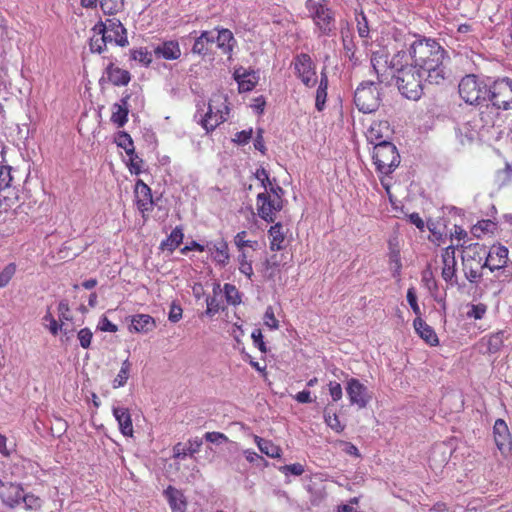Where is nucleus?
I'll return each instance as SVG.
<instances>
[{
	"label": "nucleus",
	"mask_w": 512,
	"mask_h": 512,
	"mask_svg": "<svg viewBox=\"0 0 512 512\" xmlns=\"http://www.w3.org/2000/svg\"><path fill=\"white\" fill-rule=\"evenodd\" d=\"M131 363L128 359L122 362L121 368L113 380V388L123 387L130 376Z\"/></svg>",
	"instance_id": "obj_35"
},
{
	"label": "nucleus",
	"mask_w": 512,
	"mask_h": 512,
	"mask_svg": "<svg viewBox=\"0 0 512 512\" xmlns=\"http://www.w3.org/2000/svg\"><path fill=\"white\" fill-rule=\"evenodd\" d=\"M279 471L285 475L292 474L295 476H300L304 473L305 469L302 464L294 463V464H289V465H284V466L279 467Z\"/></svg>",
	"instance_id": "obj_53"
},
{
	"label": "nucleus",
	"mask_w": 512,
	"mask_h": 512,
	"mask_svg": "<svg viewBox=\"0 0 512 512\" xmlns=\"http://www.w3.org/2000/svg\"><path fill=\"white\" fill-rule=\"evenodd\" d=\"M486 255V247L480 244L469 246L468 251L462 257L463 271L466 279L476 283L482 276V270L486 267L483 259Z\"/></svg>",
	"instance_id": "obj_6"
},
{
	"label": "nucleus",
	"mask_w": 512,
	"mask_h": 512,
	"mask_svg": "<svg viewBox=\"0 0 512 512\" xmlns=\"http://www.w3.org/2000/svg\"><path fill=\"white\" fill-rule=\"evenodd\" d=\"M214 44L213 31H203L200 36L195 38L192 52L197 55H207Z\"/></svg>",
	"instance_id": "obj_26"
},
{
	"label": "nucleus",
	"mask_w": 512,
	"mask_h": 512,
	"mask_svg": "<svg viewBox=\"0 0 512 512\" xmlns=\"http://www.w3.org/2000/svg\"><path fill=\"white\" fill-rule=\"evenodd\" d=\"M486 312V307L483 304L473 305L467 312L468 317H473L476 320L481 319Z\"/></svg>",
	"instance_id": "obj_61"
},
{
	"label": "nucleus",
	"mask_w": 512,
	"mask_h": 512,
	"mask_svg": "<svg viewBox=\"0 0 512 512\" xmlns=\"http://www.w3.org/2000/svg\"><path fill=\"white\" fill-rule=\"evenodd\" d=\"M392 77L396 78L397 86L401 94L410 100H418L423 92V81H426V74L419 71L413 64L401 65L397 68Z\"/></svg>",
	"instance_id": "obj_2"
},
{
	"label": "nucleus",
	"mask_w": 512,
	"mask_h": 512,
	"mask_svg": "<svg viewBox=\"0 0 512 512\" xmlns=\"http://www.w3.org/2000/svg\"><path fill=\"white\" fill-rule=\"evenodd\" d=\"M494 441L497 448L502 452L510 451L512 448V439L506 422L503 419H497L493 427Z\"/></svg>",
	"instance_id": "obj_17"
},
{
	"label": "nucleus",
	"mask_w": 512,
	"mask_h": 512,
	"mask_svg": "<svg viewBox=\"0 0 512 512\" xmlns=\"http://www.w3.org/2000/svg\"><path fill=\"white\" fill-rule=\"evenodd\" d=\"M101 10L108 15L120 12L124 6V0H99Z\"/></svg>",
	"instance_id": "obj_37"
},
{
	"label": "nucleus",
	"mask_w": 512,
	"mask_h": 512,
	"mask_svg": "<svg viewBox=\"0 0 512 512\" xmlns=\"http://www.w3.org/2000/svg\"><path fill=\"white\" fill-rule=\"evenodd\" d=\"M23 488L19 484L8 483L1 487L0 498L7 506L14 508L21 503L23 499Z\"/></svg>",
	"instance_id": "obj_19"
},
{
	"label": "nucleus",
	"mask_w": 512,
	"mask_h": 512,
	"mask_svg": "<svg viewBox=\"0 0 512 512\" xmlns=\"http://www.w3.org/2000/svg\"><path fill=\"white\" fill-rule=\"evenodd\" d=\"M112 412L118 422L121 433L124 436L132 437L134 429L129 409L124 407H113Z\"/></svg>",
	"instance_id": "obj_21"
},
{
	"label": "nucleus",
	"mask_w": 512,
	"mask_h": 512,
	"mask_svg": "<svg viewBox=\"0 0 512 512\" xmlns=\"http://www.w3.org/2000/svg\"><path fill=\"white\" fill-rule=\"evenodd\" d=\"M247 232L241 231L236 234L234 237V243L237 246L239 252L245 251V247H250L252 249H255V246L257 245L256 241H250L246 240Z\"/></svg>",
	"instance_id": "obj_47"
},
{
	"label": "nucleus",
	"mask_w": 512,
	"mask_h": 512,
	"mask_svg": "<svg viewBox=\"0 0 512 512\" xmlns=\"http://www.w3.org/2000/svg\"><path fill=\"white\" fill-rule=\"evenodd\" d=\"M164 494L173 512H184L186 510L187 502L184 494L180 490L173 486H168Z\"/></svg>",
	"instance_id": "obj_23"
},
{
	"label": "nucleus",
	"mask_w": 512,
	"mask_h": 512,
	"mask_svg": "<svg viewBox=\"0 0 512 512\" xmlns=\"http://www.w3.org/2000/svg\"><path fill=\"white\" fill-rule=\"evenodd\" d=\"M234 76L238 83L240 92H249L253 90L258 82V76L254 71L247 72L244 70L243 73H240L239 70H236Z\"/></svg>",
	"instance_id": "obj_29"
},
{
	"label": "nucleus",
	"mask_w": 512,
	"mask_h": 512,
	"mask_svg": "<svg viewBox=\"0 0 512 512\" xmlns=\"http://www.w3.org/2000/svg\"><path fill=\"white\" fill-rule=\"evenodd\" d=\"M92 337H93V334H92L91 330L88 328H83L78 332V339H79L80 345H81V347H83L85 349L89 348V346L91 344Z\"/></svg>",
	"instance_id": "obj_58"
},
{
	"label": "nucleus",
	"mask_w": 512,
	"mask_h": 512,
	"mask_svg": "<svg viewBox=\"0 0 512 512\" xmlns=\"http://www.w3.org/2000/svg\"><path fill=\"white\" fill-rule=\"evenodd\" d=\"M346 393L351 405H356L359 409L365 408L372 399L367 386L357 378H350L346 383Z\"/></svg>",
	"instance_id": "obj_13"
},
{
	"label": "nucleus",
	"mask_w": 512,
	"mask_h": 512,
	"mask_svg": "<svg viewBox=\"0 0 512 512\" xmlns=\"http://www.w3.org/2000/svg\"><path fill=\"white\" fill-rule=\"evenodd\" d=\"M131 59L138 61L144 66H148L152 62V54L146 48H138L130 51Z\"/></svg>",
	"instance_id": "obj_39"
},
{
	"label": "nucleus",
	"mask_w": 512,
	"mask_h": 512,
	"mask_svg": "<svg viewBox=\"0 0 512 512\" xmlns=\"http://www.w3.org/2000/svg\"><path fill=\"white\" fill-rule=\"evenodd\" d=\"M378 83L363 81L356 88L354 103L359 111L363 113L375 112L381 103V93Z\"/></svg>",
	"instance_id": "obj_4"
},
{
	"label": "nucleus",
	"mask_w": 512,
	"mask_h": 512,
	"mask_svg": "<svg viewBox=\"0 0 512 512\" xmlns=\"http://www.w3.org/2000/svg\"><path fill=\"white\" fill-rule=\"evenodd\" d=\"M455 251L456 248L453 245L446 247L442 253V262H456Z\"/></svg>",
	"instance_id": "obj_64"
},
{
	"label": "nucleus",
	"mask_w": 512,
	"mask_h": 512,
	"mask_svg": "<svg viewBox=\"0 0 512 512\" xmlns=\"http://www.w3.org/2000/svg\"><path fill=\"white\" fill-rule=\"evenodd\" d=\"M203 442L201 438L196 437L195 439L188 441V446L186 447L188 454L193 455L200 451Z\"/></svg>",
	"instance_id": "obj_63"
},
{
	"label": "nucleus",
	"mask_w": 512,
	"mask_h": 512,
	"mask_svg": "<svg viewBox=\"0 0 512 512\" xmlns=\"http://www.w3.org/2000/svg\"><path fill=\"white\" fill-rule=\"evenodd\" d=\"M442 278L451 285L457 283L456 262H443Z\"/></svg>",
	"instance_id": "obj_40"
},
{
	"label": "nucleus",
	"mask_w": 512,
	"mask_h": 512,
	"mask_svg": "<svg viewBox=\"0 0 512 512\" xmlns=\"http://www.w3.org/2000/svg\"><path fill=\"white\" fill-rule=\"evenodd\" d=\"M405 56L404 51H398L397 54L392 58L390 65H388L387 57L380 53H373L371 57V65L374 72L377 75L378 84L388 83L389 78L393 76L400 65V58Z\"/></svg>",
	"instance_id": "obj_10"
},
{
	"label": "nucleus",
	"mask_w": 512,
	"mask_h": 512,
	"mask_svg": "<svg viewBox=\"0 0 512 512\" xmlns=\"http://www.w3.org/2000/svg\"><path fill=\"white\" fill-rule=\"evenodd\" d=\"M390 135L391 129L387 121H374L367 130L366 138L369 143L377 146L382 142H390Z\"/></svg>",
	"instance_id": "obj_16"
},
{
	"label": "nucleus",
	"mask_w": 512,
	"mask_h": 512,
	"mask_svg": "<svg viewBox=\"0 0 512 512\" xmlns=\"http://www.w3.org/2000/svg\"><path fill=\"white\" fill-rule=\"evenodd\" d=\"M129 95L123 97L120 103H115L112 107L111 121L118 127H123L128 121V99Z\"/></svg>",
	"instance_id": "obj_25"
},
{
	"label": "nucleus",
	"mask_w": 512,
	"mask_h": 512,
	"mask_svg": "<svg viewBox=\"0 0 512 512\" xmlns=\"http://www.w3.org/2000/svg\"><path fill=\"white\" fill-rule=\"evenodd\" d=\"M214 43L224 53L230 54L236 44L233 33L229 29H217L213 31Z\"/></svg>",
	"instance_id": "obj_22"
},
{
	"label": "nucleus",
	"mask_w": 512,
	"mask_h": 512,
	"mask_svg": "<svg viewBox=\"0 0 512 512\" xmlns=\"http://www.w3.org/2000/svg\"><path fill=\"white\" fill-rule=\"evenodd\" d=\"M237 260L239 263V271L251 279L253 275L252 262L248 260L246 251L239 252Z\"/></svg>",
	"instance_id": "obj_42"
},
{
	"label": "nucleus",
	"mask_w": 512,
	"mask_h": 512,
	"mask_svg": "<svg viewBox=\"0 0 512 512\" xmlns=\"http://www.w3.org/2000/svg\"><path fill=\"white\" fill-rule=\"evenodd\" d=\"M508 254L507 247L501 244L493 245L488 251L486 250L484 265L490 271L502 269L507 265Z\"/></svg>",
	"instance_id": "obj_14"
},
{
	"label": "nucleus",
	"mask_w": 512,
	"mask_h": 512,
	"mask_svg": "<svg viewBox=\"0 0 512 512\" xmlns=\"http://www.w3.org/2000/svg\"><path fill=\"white\" fill-rule=\"evenodd\" d=\"M135 197L139 211L146 213L153 208V198L151 188L144 183L141 179H138L135 184Z\"/></svg>",
	"instance_id": "obj_18"
},
{
	"label": "nucleus",
	"mask_w": 512,
	"mask_h": 512,
	"mask_svg": "<svg viewBox=\"0 0 512 512\" xmlns=\"http://www.w3.org/2000/svg\"><path fill=\"white\" fill-rule=\"evenodd\" d=\"M117 145L123 148L126 154H133L134 144L131 136L126 132H120L117 137Z\"/></svg>",
	"instance_id": "obj_45"
},
{
	"label": "nucleus",
	"mask_w": 512,
	"mask_h": 512,
	"mask_svg": "<svg viewBox=\"0 0 512 512\" xmlns=\"http://www.w3.org/2000/svg\"><path fill=\"white\" fill-rule=\"evenodd\" d=\"M252 133L253 130L251 128L248 130H242L237 132L232 140L238 145H245L249 143L250 139L252 138Z\"/></svg>",
	"instance_id": "obj_57"
},
{
	"label": "nucleus",
	"mask_w": 512,
	"mask_h": 512,
	"mask_svg": "<svg viewBox=\"0 0 512 512\" xmlns=\"http://www.w3.org/2000/svg\"><path fill=\"white\" fill-rule=\"evenodd\" d=\"M130 157V171L131 173L139 174L141 172V165L143 163V160L135 154V151L133 154H128Z\"/></svg>",
	"instance_id": "obj_60"
},
{
	"label": "nucleus",
	"mask_w": 512,
	"mask_h": 512,
	"mask_svg": "<svg viewBox=\"0 0 512 512\" xmlns=\"http://www.w3.org/2000/svg\"><path fill=\"white\" fill-rule=\"evenodd\" d=\"M183 238V229L177 226L171 231L170 235L161 242V249L172 252L182 243Z\"/></svg>",
	"instance_id": "obj_33"
},
{
	"label": "nucleus",
	"mask_w": 512,
	"mask_h": 512,
	"mask_svg": "<svg viewBox=\"0 0 512 512\" xmlns=\"http://www.w3.org/2000/svg\"><path fill=\"white\" fill-rule=\"evenodd\" d=\"M488 85L475 75H466L459 83V95L466 103L478 105L487 100Z\"/></svg>",
	"instance_id": "obj_7"
},
{
	"label": "nucleus",
	"mask_w": 512,
	"mask_h": 512,
	"mask_svg": "<svg viewBox=\"0 0 512 512\" xmlns=\"http://www.w3.org/2000/svg\"><path fill=\"white\" fill-rule=\"evenodd\" d=\"M373 162L379 173L389 175L400 163V156L392 142H382L373 148Z\"/></svg>",
	"instance_id": "obj_5"
},
{
	"label": "nucleus",
	"mask_w": 512,
	"mask_h": 512,
	"mask_svg": "<svg viewBox=\"0 0 512 512\" xmlns=\"http://www.w3.org/2000/svg\"><path fill=\"white\" fill-rule=\"evenodd\" d=\"M92 31H99V34L105 36L104 39L109 44L125 47L129 44L127 30L116 18H108L105 21H99L94 25Z\"/></svg>",
	"instance_id": "obj_9"
},
{
	"label": "nucleus",
	"mask_w": 512,
	"mask_h": 512,
	"mask_svg": "<svg viewBox=\"0 0 512 512\" xmlns=\"http://www.w3.org/2000/svg\"><path fill=\"white\" fill-rule=\"evenodd\" d=\"M214 101H211L208 105V111L205 113L201 120V124L206 131L214 130L218 125L226 120L228 114V107L225 102L221 103L222 108H217L213 105Z\"/></svg>",
	"instance_id": "obj_15"
},
{
	"label": "nucleus",
	"mask_w": 512,
	"mask_h": 512,
	"mask_svg": "<svg viewBox=\"0 0 512 512\" xmlns=\"http://www.w3.org/2000/svg\"><path fill=\"white\" fill-rule=\"evenodd\" d=\"M21 502H23L25 504L26 509L29 510H37L40 509L42 506L41 498L33 493L23 492V499H21Z\"/></svg>",
	"instance_id": "obj_46"
},
{
	"label": "nucleus",
	"mask_w": 512,
	"mask_h": 512,
	"mask_svg": "<svg viewBox=\"0 0 512 512\" xmlns=\"http://www.w3.org/2000/svg\"><path fill=\"white\" fill-rule=\"evenodd\" d=\"M409 54L413 65L426 74V81L439 84L445 79L443 60L445 50L433 39H419L410 44Z\"/></svg>",
	"instance_id": "obj_1"
},
{
	"label": "nucleus",
	"mask_w": 512,
	"mask_h": 512,
	"mask_svg": "<svg viewBox=\"0 0 512 512\" xmlns=\"http://www.w3.org/2000/svg\"><path fill=\"white\" fill-rule=\"evenodd\" d=\"M324 420L325 423L335 432L340 433L344 430V426L341 424L340 419L335 412L325 409Z\"/></svg>",
	"instance_id": "obj_41"
},
{
	"label": "nucleus",
	"mask_w": 512,
	"mask_h": 512,
	"mask_svg": "<svg viewBox=\"0 0 512 512\" xmlns=\"http://www.w3.org/2000/svg\"><path fill=\"white\" fill-rule=\"evenodd\" d=\"M328 389L333 401L337 402L342 398L343 392L340 383L336 381H330L328 384Z\"/></svg>",
	"instance_id": "obj_59"
},
{
	"label": "nucleus",
	"mask_w": 512,
	"mask_h": 512,
	"mask_svg": "<svg viewBox=\"0 0 512 512\" xmlns=\"http://www.w3.org/2000/svg\"><path fill=\"white\" fill-rule=\"evenodd\" d=\"M296 76L306 87H314L317 84L316 66L310 55L298 54L293 60Z\"/></svg>",
	"instance_id": "obj_11"
},
{
	"label": "nucleus",
	"mask_w": 512,
	"mask_h": 512,
	"mask_svg": "<svg viewBox=\"0 0 512 512\" xmlns=\"http://www.w3.org/2000/svg\"><path fill=\"white\" fill-rule=\"evenodd\" d=\"M502 344V333L491 335L487 340V351L491 354H494L499 351Z\"/></svg>",
	"instance_id": "obj_50"
},
{
	"label": "nucleus",
	"mask_w": 512,
	"mask_h": 512,
	"mask_svg": "<svg viewBox=\"0 0 512 512\" xmlns=\"http://www.w3.org/2000/svg\"><path fill=\"white\" fill-rule=\"evenodd\" d=\"M407 301H408L410 307L412 308V310L414 311V313L417 316L415 320H421V318H420L421 311H420L419 305L417 304V296H416V292H415L414 288H409L408 289V291H407Z\"/></svg>",
	"instance_id": "obj_55"
},
{
	"label": "nucleus",
	"mask_w": 512,
	"mask_h": 512,
	"mask_svg": "<svg viewBox=\"0 0 512 512\" xmlns=\"http://www.w3.org/2000/svg\"><path fill=\"white\" fill-rule=\"evenodd\" d=\"M416 333L430 346H438L439 338L435 330L427 322H413Z\"/></svg>",
	"instance_id": "obj_27"
},
{
	"label": "nucleus",
	"mask_w": 512,
	"mask_h": 512,
	"mask_svg": "<svg viewBox=\"0 0 512 512\" xmlns=\"http://www.w3.org/2000/svg\"><path fill=\"white\" fill-rule=\"evenodd\" d=\"M224 294L225 299L230 305H237L241 302V295L239 290L232 284L226 283L222 290V295Z\"/></svg>",
	"instance_id": "obj_38"
},
{
	"label": "nucleus",
	"mask_w": 512,
	"mask_h": 512,
	"mask_svg": "<svg viewBox=\"0 0 512 512\" xmlns=\"http://www.w3.org/2000/svg\"><path fill=\"white\" fill-rule=\"evenodd\" d=\"M11 181V168L9 166H0V190L8 188Z\"/></svg>",
	"instance_id": "obj_54"
},
{
	"label": "nucleus",
	"mask_w": 512,
	"mask_h": 512,
	"mask_svg": "<svg viewBox=\"0 0 512 512\" xmlns=\"http://www.w3.org/2000/svg\"><path fill=\"white\" fill-rule=\"evenodd\" d=\"M243 454L249 463L254 464L257 467L266 468L269 465L268 461L263 456L252 449L244 450Z\"/></svg>",
	"instance_id": "obj_43"
},
{
	"label": "nucleus",
	"mask_w": 512,
	"mask_h": 512,
	"mask_svg": "<svg viewBox=\"0 0 512 512\" xmlns=\"http://www.w3.org/2000/svg\"><path fill=\"white\" fill-rule=\"evenodd\" d=\"M206 441L211 443H220L222 441L226 442L228 441V437L221 432H207L204 435Z\"/></svg>",
	"instance_id": "obj_62"
},
{
	"label": "nucleus",
	"mask_w": 512,
	"mask_h": 512,
	"mask_svg": "<svg viewBox=\"0 0 512 512\" xmlns=\"http://www.w3.org/2000/svg\"><path fill=\"white\" fill-rule=\"evenodd\" d=\"M107 79L115 86L127 85L130 81V73L127 70L109 64L106 68Z\"/></svg>",
	"instance_id": "obj_28"
},
{
	"label": "nucleus",
	"mask_w": 512,
	"mask_h": 512,
	"mask_svg": "<svg viewBox=\"0 0 512 512\" xmlns=\"http://www.w3.org/2000/svg\"><path fill=\"white\" fill-rule=\"evenodd\" d=\"M92 36L90 38V50L93 53L101 54L106 50L107 44H109L103 34H99V31H92Z\"/></svg>",
	"instance_id": "obj_36"
},
{
	"label": "nucleus",
	"mask_w": 512,
	"mask_h": 512,
	"mask_svg": "<svg viewBox=\"0 0 512 512\" xmlns=\"http://www.w3.org/2000/svg\"><path fill=\"white\" fill-rule=\"evenodd\" d=\"M327 89H328V76L325 71L321 72V78L316 90L315 97V107L318 111H322L325 107L326 99H327Z\"/></svg>",
	"instance_id": "obj_32"
},
{
	"label": "nucleus",
	"mask_w": 512,
	"mask_h": 512,
	"mask_svg": "<svg viewBox=\"0 0 512 512\" xmlns=\"http://www.w3.org/2000/svg\"><path fill=\"white\" fill-rule=\"evenodd\" d=\"M268 233H269V236L271 237L270 249L272 251L281 250L282 244L285 239L284 234L282 232L281 223H276L275 225L271 226Z\"/></svg>",
	"instance_id": "obj_34"
},
{
	"label": "nucleus",
	"mask_w": 512,
	"mask_h": 512,
	"mask_svg": "<svg viewBox=\"0 0 512 512\" xmlns=\"http://www.w3.org/2000/svg\"><path fill=\"white\" fill-rule=\"evenodd\" d=\"M256 206L261 219L266 222H274L276 212L283 207V201L272 198L268 192H261L257 195Z\"/></svg>",
	"instance_id": "obj_12"
},
{
	"label": "nucleus",
	"mask_w": 512,
	"mask_h": 512,
	"mask_svg": "<svg viewBox=\"0 0 512 512\" xmlns=\"http://www.w3.org/2000/svg\"><path fill=\"white\" fill-rule=\"evenodd\" d=\"M156 327V322H131L129 325L130 331L139 333H147Z\"/></svg>",
	"instance_id": "obj_52"
},
{
	"label": "nucleus",
	"mask_w": 512,
	"mask_h": 512,
	"mask_svg": "<svg viewBox=\"0 0 512 512\" xmlns=\"http://www.w3.org/2000/svg\"><path fill=\"white\" fill-rule=\"evenodd\" d=\"M487 99L500 110L512 109V80L508 77L498 78L488 85Z\"/></svg>",
	"instance_id": "obj_8"
},
{
	"label": "nucleus",
	"mask_w": 512,
	"mask_h": 512,
	"mask_svg": "<svg viewBox=\"0 0 512 512\" xmlns=\"http://www.w3.org/2000/svg\"><path fill=\"white\" fill-rule=\"evenodd\" d=\"M305 7L314 22L318 35H331L335 30V17L332 10L326 4L315 0H307Z\"/></svg>",
	"instance_id": "obj_3"
},
{
	"label": "nucleus",
	"mask_w": 512,
	"mask_h": 512,
	"mask_svg": "<svg viewBox=\"0 0 512 512\" xmlns=\"http://www.w3.org/2000/svg\"><path fill=\"white\" fill-rule=\"evenodd\" d=\"M16 270V264L9 263L0 271V288H4L9 284L10 280L15 275Z\"/></svg>",
	"instance_id": "obj_44"
},
{
	"label": "nucleus",
	"mask_w": 512,
	"mask_h": 512,
	"mask_svg": "<svg viewBox=\"0 0 512 512\" xmlns=\"http://www.w3.org/2000/svg\"><path fill=\"white\" fill-rule=\"evenodd\" d=\"M207 250L213 257L216 264L225 267L229 263L230 255L228 244L222 240L220 242H208L206 245Z\"/></svg>",
	"instance_id": "obj_20"
},
{
	"label": "nucleus",
	"mask_w": 512,
	"mask_h": 512,
	"mask_svg": "<svg viewBox=\"0 0 512 512\" xmlns=\"http://www.w3.org/2000/svg\"><path fill=\"white\" fill-rule=\"evenodd\" d=\"M154 53L158 58L166 60H176L181 56V50L177 41H165L154 49Z\"/></svg>",
	"instance_id": "obj_24"
},
{
	"label": "nucleus",
	"mask_w": 512,
	"mask_h": 512,
	"mask_svg": "<svg viewBox=\"0 0 512 512\" xmlns=\"http://www.w3.org/2000/svg\"><path fill=\"white\" fill-rule=\"evenodd\" d=\"M222 289L219 283L214 284L213 296L207 298V314L213 316L220 309H223Z\"/></svg>",
	"instance_id": "obj_31"
},
{
	"label": "nucleus",
	"mask_w": 512,
	"mask_h": 512,
	"mask_svg": "<svg viewBox=\"0 0 512 512\" xmlns=\"http://www.w3.org/2000/svg\"><path fill=\"white\" fill-rule=\"evenodd\" d=\"M389 263H390V268L392 270L393 276L394 277L399 276L402 264H401L400 252L398 250H391V252L389 254Z\"/></svg>",
	"instance_id": "obj_48"
},
{
	"label": "nucleus",
	"mask_w": 512,
	"mask_h": 512,
	"mask_svg": "<svg viewBox=\"0 0 512 512\" xmlns=\"http://www.w3.org/2000/svg\"><path fill=\"white\" fill-rule=\"evenodd\" d=\"M255 178L260 181L261 186L264 188V192H268L269 187L275 182V179L271 180L269 173L263 167L256 170L254 174Z\"/></svg>",
	"instance_id": "obj_49"
},
{
	"label": "nucleus",
	"mask_w": 512,
	"mask_h": 512,
	"mask_svg": "<svg viewBox=\"0 0 512 512\" xmlns=\"http://www.w3.org/2000/svg\"><path fill=\"white\" fill-rule=\"evenodd\" d=\"M254 441L259 450L270 458H280L282 449L280 446L274 444L271 440L264 439L260 436H254Z\"/></svg>",
	"instance_id": "obj_30"
},
{
	"label": "nucleus",
	"mask_w": 512,
	"mask_h": 512,
	"mask_svg": "<svg viewBox=\"0 0 512 512\" xmlns=\"http://www.w3.org/2000/svg\"><path fill=\"white\" fill-rule=\"evenodd\" d=\"M357 20V31L361 38H366L369 35V26L366 16L360 13L356 16Z\"/></svg>",
	"instance_id": "obj_51"
},
{
	"label": "nucleus",
	"mask_w": 512,
	"mask_h": 512,
	"mask_svg": "<svg viewBox=\"0 0 512 512\" xmlns=\"http://www.w3.org/2000/svg\"><path fill=\"white\" fill-rule=\"evenodd\" d=\"M251 338L255 347H257L262 353L267 352V347L263 340V334L260 329H255L251 333Z\"/></svg>",
	"instance_id": "obj_56"
}]
</instances>
